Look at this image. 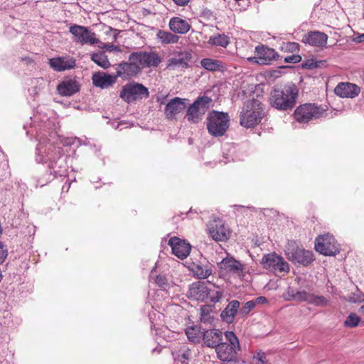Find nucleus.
I'll return each mask as SVG.
<instances>
[{"instance_id": "2f4dec72", "label": "nucleus", "mask_w": 364, "mask_h": 364, "mask_svg": "<svg viewBox=\"0 0 364 364\" xmlns=\"http://www.w3.org/2000/svg\"><path fill=\"white\" fill-rule=\"evenodd\" d=\"M202 331L203 329L200 328V326H193L186 329V334L190 341L199 343L203 338Z\"/></svg>"}, {"instance_id": "6e6552de", "label": "nucleus", "mask_w": 364, "mask_h": 364, "mask_svg": "<svg viewBox=\"0 0 364 364\" xmlns=\"http://www.w3.org/2000/svg\"><path fill=\"white\" fill-rule=\"evenodd\" d=\"M149 92L146 87L134 81L124 85L120 91L119 97L127 103L148 98Z\"/></svg>"}, {"instance_id": "4468645a", "label": "nucleus", "mask_w": 364, "mask_h": 364, "mask_svg": "<svg viewBox=\"0 0 364 364\" xmlns=\"http://www.w3.org/2000/svg\"><path fill=\"white\" fill-rule=\"evenodd\" d=\"M289 260L294 264H300L307 267L311 264L315 259L312 251L305 249L296 247L286 253Z\"/></svg>"}, {"instance_id": "e433bc0d", "label": "nucleus", "mask_w": 364, "mask_h": 364, "mask_svg": "<svg viewBox=\"0 0 364 364\" xmlns=\"http://www.w3.org/2000/svg\"><path fill=\"white\" fill-rule=\"evenodd\" d=\"M31 84L33 86L28 91L31 95L36 97L44 89L46 81L43 77H37L31 80Z\"/></svg>"}, {"instance_id": "4c0bfd02", "label": "nucleus", "mask_w": 364, "mask_h": 364, "mask_svg": "<svg viewBox=\"0 0 364 364\" xmlns=\"http://www.w3.org/2000/svg\"><path fill=\"white\" fill-rule=\"evenodd\" d=\"M193 271L196 277L199 279H206L212 274L210 264H197Z\"/></svg>"}, {"instance_id": "cd10ccee", "label": "nucleus", "mask_w": 364, "mask_h": 364, "mask_svg": "<svg viewBox=\"0 0 364 364\" xmlns=\"http://www.w3.org/2000/svg\"><path fill=\"white\" fill-rule=\"evenodd\" d=\"M240 303L237 300L231 301L220 314V318L223 321L230 324L235 321L236 314L238 312Z\"/></svg>"}, {"instance_id": "13d9d810", "label": "nucleus", "mask_w": 364, "mask_h": 364, "mask_svg": "<svg viewBox=\"0 0 364 364\" xmlns=\"http://www.w3.org/2000/svg\"><path fill=\"white\" fill-rule=\"evenodd\" d=\"M359 311L364 314V304L360 308Z\"/></svg>"}, {"instance_id": "c85d7f7f", "label": "nucleus", "mask_w": 364, "mask_h": 364, "mask_svg": "<svg viewBox=\"0 0 364 364\" xmlns=\"http://www.w3.org/2000/svg\"><path fill=\"white\" fill-rule=\"evenodd\" d=\"M168 26L171 31L178 34H186L191 28V26L186 20L180 17H172L169 20Z\"/></svg>"}, {"instance_id": "a18cd8bd", "label": "nucleus", "mask_w": 364, "mask_h": 364, "mask_svg": "<svg viewBox=\"0 0 364 364\" xmlns=\"http://www.w3.org/2000/svg\"><path fill=\"white\" fill-rule=\"evenodd\" d=\"M253 359L257 360V364H264L268 361L267 359L266 353L261 350L257 352L254 355Z\"/></svg>"}, {"instance_id": "393cba45", "label": "nucleus", "mask_w": 364, "mask_h": 364, "mask_svg": "<svg viewBox=\"0 0 364 364\" xmlns=\"http://www.w3.org/2000/svg\"><path fill=\"white\" fill-rule=\"evenodd\" d=\"M360 89L355 84L350 82H341L335 88L336 95L341 97L353 98L358 96Z\"/></svg>"}, {"instance_id": "6e6d98bb", "label": "nucleus", "mask_w": 364, "mask_h": 364, "mask_svg": "<svg viewBox=\"0 0 364 364\" xmlns=\"http://www.w3.org/2000/svg\"><path fill=\"white\" fill-rule=\"evenodd\" d=\"M173 1L178 6H183L187 5L190 0H173Z\"/></svg>"}, {"instance_id": "c03bdc74", "label": "nucleus", "mask_w": 364, "mask_h": 364, "mask_svg": "<svg viewBox=\"0 0 364 364\" xmlns=\"http://www.w3.org/2000/svg\"><path fill=\"white\" fill-rule=\"evenodd\" d=\"M255 307L254 300L247 301L240 309V314L243 316L247 315Z\"/></svg>"}, {"instance_id": "2eb2a0df", "label": "nucleus", "mask_w": 364, "mask_h": 364, "mask_svg": "<svg viewBox=\"0 0 364 364\" xmlns=\"http://www.w3.org/2000/svg\"><path fill=\"white\" fill-rule=\"evenodd\" d=\"M188 99L175 97L171 99L164 108V115L169 121L176 120L177 116L182 113L186 108Z\"/></svg>"}, {"instance_id": "09e8293b", "label": "nucleus", "mask_w": 364, "mask_h": 364, "mask_svg": "<svg viewBox=\"0 0 364 364\" xmlns=\"http://www.w3.org/2000/svg\"><path fill=\"white\" fill-rule=\"evenodd\" d=\"M209 308L206 306H203L200 308L201 321H206L209 319Z\"/></svg>"}, {"instance_id": "dca6fc26", "label": "nucleus", "mask_w": 364, "mask_h": 364, "mask_svg": "<svg viewBox=\"0 0 364 364\" xmlns=\"http://www.w3.org/2000/svg\"><path fill=\"white\" fill-rule=\"evenodd\" d=\"M208 234L215 241H225L229 238L230 232L222 220L218 219L208 225Z\"/></svg>"}, {"instance_id": "423d86ee", "label": "nucleus", "mask_w": 364, "mask_h": 364, "mask_svg": "<svg viewBox=\"0 0 364 364\" xmlns=\"http://www.w3.org/2000/svg\"><path fill=\"white\" fill-rule=\"evenodd\" d=\"M213 105V100L206 95L198 97L187 109L185 119L191 124H198Z\"/></svg>"}, {"instance_id": "0eeeda50", "label": "nucleus", "mask_w": 364, "mask_h": 364, "mask_svg": "<svg viewBox=\"0 0 364 364\" xmlns=\"http://www.w3.org/2000/svg\"><path fill=\"white\" fill-rule=\"evenodd\" d=\"M326 109L314 103H306L299 105L294 112V119L299 123L309 122L323 117Z\"/></svg>"}, {"instance_id": "b1692460", "label": "nucleus", "mask_w": 364, "mask_h": 364, "mask_svg": "<svg viewBox=\"0 0 364 364\" xmlns=\"http://www.w3.org/2000/svg\"><path fill=\"white\" fill-rule=\"evenodd\" d=\"M48 64L53 70L61 72L74 68L76 61L71 57H57L49 59Z\"/></svg>"}, {"instance_id": "ea45409f", "label": "nucleus", "mask_w": 364, "mask_h": 364, "mask_svg": "<svg viewBox=\"0 0 364 364\" xmlns=\"http://www.w3.org/2000/svg\"><path fill=\"white\" fill-rule=\"evenodd\" d=\"M309 304L316 306L325 307L329 304V300L323 296L311 294Z\"/></svg>"}, {"instance_id": "aec40b11", "label": "nucleus", "mask_w": 364, "mask_h": 364, "mask_svg": "<svg viewBox=\"0 0 364 364\" xmlns=\"http://www.w3.org/2000/svg\"><path fill=\"white\" fill-rule=\"evenodd\" d=\"M209 295V289L205 282H197L191 284L187 292L189 299L203 301Z\"/></svg>"}, {"instance_id": "a878e982", "label": "nucleus", "mask_w": 364, "mask_h": 364, "mask_svg": "<svg viewBox=\"0 0 364 364\" xmlns=\"http://www.w3.org/2000/svg\"><path fill=\"white\" fill-rule=\"evenodd\" d=\"M80 85L75 80H63L57 86L58 94L64 97H70L80 91Z\"/></svg>"}, {"instance_id": "4be33fe9", "label": "nucleus", "mask_w": 364, "mask_h": 364, "mask_svg": "<svg viewBox=\"0 0 364 364\" xmlns=\"http://www.w3.org/2000/svg\"><path fill=\"white\" fill-rule=\"evenodd\" d=\"M118 76L104 72H96L92 77V83L95 87L106 89L112 87L116 82Z\"/></svg>"}, {"instance_id": "f3484780", "label": "nucleus", "mask_w": 364, "mask_h": 364, "mask_svg": "<svg viewBox=\"0 0 364 364\" xmlns=\"http://www.w3.org/2000/svg\"><path fill=\"white\" fill-rule=\"evenodd\" d=\"M168 245L171 247L172 253L181 259L186 258L190 254L191 245L179 237H171Z\"/></svg>"}, {"instance_id": "f03ea898", "label": "nucleus", "mask_w": 364, "mask_h": 364, "mask_svg": "<svg viewBox=\"0 0 364 364\" xmlns=\"http://www.w3.org/2000/svg\"><path fill=\"white\" fill-rule=\"evenodd\" d=\"M298 95L299 89L293 82L277 86L270 92L269 105L279 111H289L295 107Z\"/></svg>"}, {"instance_id": "3c124183", "label": "nucleus", "mask_w": 364, "mask_h": 364, "mask_svg": "<svg viewBox=\"0 0 364 364\" xmlns=\"http://www.w3.org/2000/svg\"><path fill=\"white\" fill-rule=\"evenodd\" d=\"M364 299V294L358 291L357 293H354L353 296L350 297V300L353 302H360Z\"/></svg>"}, {"instance_id": "5701e85b", "label": "nucleus", "mask_w": 364, "mask_h": 364, "mask_svg": "<svg viewBox=\"0 0 364 364\" xmlns=\"http://www.w3.org/2000/svg\"><path fill=\"white\" fill-rule=\"evenodd\" d=\"M202 340L205 346L211 348H215L223 341V332L220 329H203Z\"/></svg>"}, {"instance_id": "f8f14e48", "label": "nucleus", "mask_w": 364, "mask_h": 364, "mask_svg": "<svg viewBox=\"0 0 364 364\" xmlns=\"http://www.w3.org/2000/svg\"><path fill=\"white\" fill-rule=\"evenodd\" d=\"M261 264L264 268L269 271L287 273L289 271V264L282 256L275 252L264 255Z\"/></svg>"}, {"instance_id": "6ab92c4d", "label": "nucleus", "mask_w": 364, "mask_h": 364, "mask_svg": "<svg viewBox=\"0 0 364 364\" xmlns=\"http://www.w3.org/2000/svg\"><path fill=\"white\" fill-rule=\"evenodd\" d=\"M328 35L318 31H311L305 33L301 42L315 47H324L327 43Z\"/></svg>"}, {"instance_id": "49530a36", "label": "nucleus", "mask_w": 364, "mask_h": 364, "mask_svg": "<svg viewBox=\"0 0 364 364\" xmlns=\"http://www.w3.org/2000/svg\"><path fill=\"white\" fill-rule=\"evenodd\" d=\"M8 255V250L3 242H0V264H2Z\"/></svg>"}, {"instance_id": "79ce46f5", "label": "nucleus", "mask_w": 364, "mask_h": 364, "mask_svg": "<svg viewBox=\"0 0 364 364\" xmlns=\"http://www.w3.org/2000/svg\"><path fill=\"white\" fill-rule=\"evenodd\" d=\"M299 44L296 42L283 43L281 46V50L284 52L294 53L299 50Z\"/></svg>"}, {"instance_id": "bf43d9fd", "label": "nucleus", "mask_w": 364, "mask_h": 364, "mask_svg": "<svg viewBox=\"0 0 364 364\" xmlns=\"http://www.w3.org/2000/svg\"><path fill=\"white\" fill-rule=\"evenodd\" d=\"M166 97H163L162 100L160 101L161 104H164Z\"/></svg>"}, {"instance_id": "473e14b6", "label": "nucleus", "mask_w": 364, "mask_h": 364, "mask_svg": "<svg viewBox=\"0 0 364 364\" xmlns=\"http://www.w3.org/2000/svg\"><path fill=\"white\" fill-rule=\"evenodd\" d=\"M201 66L208 71L221 70L223 68V63L211 58H203L200 60Z\"/></svg>"}, {"instance_id": "9d476101", "label": "nucleus", "mask_w": 364, "mask_h": 364, "mask_svg": "<svg viewBox=\"0 0 364 364\" xmlns=\"http://www.w3.org/2000/svg\"><path fill=\"white\" fill-rule=\"evenodd\" d=\"M131 58L136 60L141 71L143 68H156L161 62L160 56L154 51L133 52Z\"/></svg>"}, {"instance_id": "7c9ffc66", "label": "nucleus", "mask_w": 364, "mask_h": 364, "mask_svg": "<svg viewBox=\"0 0 364 364\" xmlns=\"http://www.w3.org/2000/svg\"><path fill=\"white\" fill-rule=\"evenodd\" d=\"M289 299L296 300L297 301H306L308 304L311 296V293L303 291H295L293 288L289 287L287 289Z\"/></svg>"}, {"instance_id": "603ef678", "label": "nucleus", "mask_w": 364, "mask_h": 364, "mask_svg": "<svg viewBox=\"0 0 364 364\" xmlns=\"http://www.w3.org/2000/svg\"><path fill=\"white\" fill-rule=\"evenodd\" d=\"M105 47L106 48L107 50L110 51V52L111 51H115V52L120 51L119 48L117 46H115L113 44L105 45Z\"/></svg>"}, {"instance_id": "f704fd0d", "label": "nucleus", "mask_w": 364, "mask_h": 364, "mask_svg": "<svg viewBox=\"0 0 364 364\" xmlns=\"http://www.w3.org/2000/svg\"><path fill=\"white\" fill-rule=\"evenodd\" d=\"M208 43L215 46L227 48L230 44V38L224 33H218L215 36H210Z\"/></svg>"}, {"instance_id": "a211bd4d", "label": "nucleus", "mask_w": 364, "mask_h": 364, "mask_svg": "<svg viewBox=\"0 0 364 364\" xmlns=\"http://www.w3.org/2000/svg\"><path fill=\"white\" fill-rule=\"evenodd\" d=\"M255 53L257 55L256 62L260 65H268L273 60H277L279 57L274 49L264 45L257 46L255 48Z\"/></svg>"}, {"instance_id": "c756f323", "label": "nucleus", "mask_w": 364, "mask_h": 364, "mask_svg": "<svg viewBox=\"0 0 364 364\" xmlns=\"http://www.w3.org/2000/svg\"><path fill=\"white\" fill-rule=\"evenodd\" d=\"M176 364H188L191 358V350L187 345L181 346L172 353Z\"/></svg>"}, {"instance_id": "864d4df0", "label": "nucleus", "mask_w": 364, "mask_h": 364, "mask_svg": "<svg viewBox=\"0 0 364 364\" xmlns=\"http://www.w3.org/2000/svg\"><path fill=\"white\" fill-rule=\"evenodd\" d=\"M222 297V294L220 291H216L215 295L210 296V301L213 303L219 301Z\"/></svg>"}, {"instance_id": "20e7f679", "label": "nucleus", "mask_w": 364, "mask_h": 364, "mask_svg": "<svg viewBox=\"0 0 364 364\" xmlns=\"http://www.w3.org/2000/svg\"><path fill=\"white\" fill-rule=\"evenodd\" d=\"M264 116L263 104L258 100L247 101L240 113V124L246 128L259 124Z\"/></svg>"}, {"instance_id": "72a5a7b5", "label": "nucleus", "mask_w": 364, "mask_h": 364, "mask_svg": "<svg viewBox=\"0 0 364 364\" xmlns=\"http://www.w3.org/2000/svg\"><path fill=\"white\" fill-rule=\"evenodd\" d=\"M91 60L104 69H107L111 66L107 56L102 51L92 53L91 55Z\"/></svg>"}, {"instance_id": "8fccbe9b", "label": "nucleus", "mask_w": 364, "mask_h": 364, "mask_svg": "<svg viewBox=\"0 0 364 364\" xmlns=\"http://www.w3.org/2000/svg\"><path fill=\"white\" fill-rule=\"evenodd\" d=\"M200 16L207 20H209L213 16V12L208 8H203L201 10Z\"/></svg>"}, {"instance_id": "bb28decb", "label": "nucleus", "mask_w": 364, "mask_h": 364, "mask_svg": "<svg viewBox=\"0 0 364 364\" xmlns=\"http://www.w3.org/2000/svg\"><path fill=\"white\" fill-rule=\"evenodd\" d=\"M219 268L226 272L234 274H240L244 270V265L232 257H226L218 263Z\"/></svg>"}, {"instance_id": "1a4fd4ad", "label": "nucleus", "mask_w": 364, "mask_h": 364, "mask_svg": "<svg viewBox=\"0 0 364 364\" xmlns=\"http://www.w3.org/2000/svg\"><path fill=\"white\" fill-rule=\"evenodd\" d=\"M315 250L325 256H335L340 252L338 244L334 237L329 234L319 235L316 238Z\"/></svg>"}, {"instance_id": "37998d69", "label": "nucleus", "mask_w": 364, "mask_h": 364, "mask_svg": "<svg viewBox=\"0 0 364 364\" xmlns=\"http://www.w3.org/2000/svg\"><path fill=\"white\" fill-rule=\"evenodd\" d=\"M323 61H316L313 58L306 60L301 63V68L304 69L313 70L320 67Z\"/></svg>"}, {"instance_id": "7ed1b4c3", "label": "nucleus", "mask_w": 364, "mask_h": 364, "mask_svg": "<svg viewBox=\"0 0 364 364\" xmlns=\"http://www.w3.org/2000/svg\"><path fill=\"white\" fill-rule=\"evenodd\" d=\"M226 341L220 342L215 351L219 360L223 362H236L237 353L240 351V344L238 338L232 331L224 333Z\"/></svg>"}, {"instance_id": "de8ad7c7", "label": "nucleus", "mask_w": 364, "mask_h": 364, "mask_svg": "<svg viewBox=\"0 0 364 364\" xmlns=\"http://www.w3.org/2000/svg\"><path fill=\"white\" fill-rule=\"evenodd\" d=\"M301 60V56L300 55H291L284 58V62L287 63H297Z\"/></svg>"}, {"instance_id": "412c9836", "label": "nucleus", "mask_w": 364, "mask_h": 364, "mask_svg": "<svg viewBox=\"0 0 364 364\" xmlns=\"http://www.w3.org/2000/svg\"><path fill=\"white\" fill-rule=\"evenodd\" d=\"M192 54L190 51L179 52L176 55L168 60L167 68L175 70L176 68L186 69L189 67V62L192 59Z\"/></svg>"}, {"instance_id": "5fc2aeb1", "label": "nucleus", "mask_w": 364, "mask_h": 364, "mask_svg": "<svg viewBox=\"0 0 364 364\" xmlns=\"http://www.w3.org/2000/svg\"><path fill=\"white\" fill-rule=\"evenodd\" d=\"M254 301H255V304H267L268 302V300L264 296H259V297L256 298V299Z\"/></svg>"}, {"instance_id": "9b49d317", "label": "nucleus", "mask_w": 364, "mask_h": 364, "mask_svg": "<svg viewBox=\"0 0 364 364\" xmlns=\"http://www.w3.org/2000/svg\"><path fill=\"white\" fill-rule=\"evenodd\" d=\"M70 33L73 36V41L82 45H94L100 42L95 37V33L87 27L74 24L69 28Z\"/></svg>"}, {"instance_id": "a19ab883", "label": "nucleus", "mask_w": 364, "mask_h": 364, "mask_svg": "<svg viewBox=\"0 0 364 364\" xmlns=\"http://www.w3.org/2000/svg\"><path fill=\"white\" fill-rule=\"evenodd\" d=\"M360 321V318L358 316H357L356 314L351 313L348 315L346 320L345 321L344 325L345 326L350 328L356 327L358 325Z\"/></svg>"}, {"instance_id": "f257e3e1", "label": "nucleus", "mask_w": 364, "mask_h": 364, "mask_svg": "<svg viewBox=\"0 0 364 364\" xmlns=\"http://www.w3.org/2000/svg\"><path fill=\"white\" fill-rule=\"evenodd\" d=\"M41 144H38L36 161L38 163L48 164V170L46 174L48 176L46 183L58 176H66L68 171L67 156L64 155L63 148L48 144L45 146L44 154H41Z\"/></svg>"}, {"instance_id": "58836bf2", "label": "nucleus", "mask_w": 364, "mask_h": 364, "mask_svg": "<svg viewBox=\"0 0 364 364\" xmlns=\"http://www.w3.org/2000/svg\"><path fill=\"white\" fill-rule=\"evenodd\" d=\"M156 266H155L151 271L149 277L154 279V282L159 287H165L168 286L167 279L164 275L156 274Z\"/></svg>"}, {"instance_id": "ddd939ff", "label": "nucleus", "mask_w": 364, "mask_h": 364, "mask_svg": "<svg viewBox=\"0 0 364 364\" xmlns=\"http://www.w3.org/2000/svg\"><path fill=\"white\" fill-rule=\"evenodd\" d=\"M115 70L117 76L124 80L136 77L141 73L139 65L135 60L131 58V54L129 55L128 61L119 63Z\"/></svg>"}, {"instance_id": "39448f33", "label": "nucleus", "mask_w": 364, "mask_h": 364, "mask_svg": "<svg viewBox=\"0 0 364 364\" xmlns=\"http://www.w3.org/2000/svg\"><path fill=\"white\" fill-rule=\"evenodd\" d=\"M230 127L228 113L211 110L206 119V127L208 133L215 137L225 135Z\"/></svg>"}, {"instance_id": "4d7b16f0", "label": "nucleus", "mask_w": 364, "mask_h": 364, "mask_svg": "<svg viewBox=\"0 0 364 364\" xmlns=\"http://www.w3.org/2000/svg\"><path fill=\"white\" fill-rule=\"evenodd\" d=\"M355 43H362L364 42V33L355 36L353 39Z\"/></svg>"}, {"instance_id": "c9c22d12", "label": "nucleus", "mask_w": 364, "mask_h": 364, "mask_svg": "<svg viewBox=\"0 0 364 364\" xmlns=\"http://www.w3.org/2000/svg\"><path fill=\"white\" fill-rule=\"evenodd\" d=\"M158 38L162 43H176L179 40V36L168 31L159 30L157 33Z\"/></svg>"}]
</instances>
